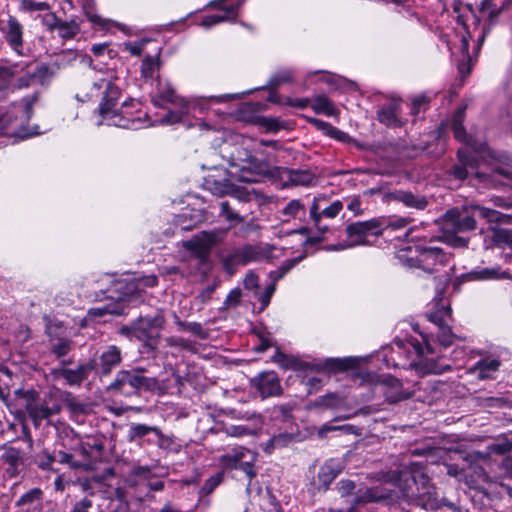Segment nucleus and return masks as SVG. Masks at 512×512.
Returning <instances> with one entry per match:
<instances>
[{
    "mask_svg": "<svg viewBox=\"0 0 512 512\" xmlns=\"http://www.w3.org/2000/svg\"><path fill=\"white\" fill-rule=\"evenodd\" d=\"M256 460V454L244 447L233 448L231 452L221 455L219 463L224 469H240L251 480L256 476L253 464Z\"/></svg>",
    "mask_w": 512,
    "mask_h": 512,
    "instance_id": "15",
    "label": "nucleus"
},
{
    "mask_svg": "<svg viewBox=\"0 0 512 512\" xmlns=\"http://www.w3.org/2000/svg\"><path fill=\"white\" fill-rule=\"evenodd\" d=\"M293 78L291 71H281L273 76L271 79V84L279 85L281 83L289 82Z\"/></svg>",
    "mask_w": 512,
    "mask_h": 512,
    "instance_id": "63",
    "label": "nucleus"
},
{
    "mask_svg": "<svg viewBox=\"0 0 512 512\" xmlns=\"http://www.w3.org/2000/svg\"><path fill=\"white\" fill-rule=\"evenodd\" d=\"M341 461L330 459L320 468L318 478L324 485H329L342 471Z\"/></svg>",
    "mask_w": 512,
    "mask_h": 512,
    "instance_id": "33",
    "label": "nucleus"
},
{
    "mask_svg": "<svg viewBox=\"0 0 512 512\" xmlns=\"http://www.w3.org/2000/svg\"><path fill=\"white\" fill-rule=\"evenodd\" d=\"M244 1L245 0H240L235 4L219 5V7H214L221 13L204 16L201 21V26L209 29L222 22L235 21L239 15L241 6L244 4Z\"/></svg>",
    "mask_w": 512,
    "mask_h": 512,
    "instance_id": "23",
    "label": "nucleus"
},
{
    "mask_svg": "<svg viewBox=\"0 0 512 512\" xmlns=\"http://www.w3.org/2000/svg\"><path fill=\"white\" fill-rule=\"evenodd\" d=\"M282 214L287 217L286 220L305 215V206L298 199L291 200L282 210Z\"/></svg>",
    "mask_w": 512,
    "mask_h": 512,
    "instance_id": "48",
    "label": "nucleus"
},
{
    "mask_svg": "<svg viewBox=\"0 0 512 512\" xmlns=\"http://www.w3.org/2000/svg\"><path fill=\"white\" fill-rule=\"evenodd\" d=\"M158 284V279L155 275L146 276H127L125 278L116 279L113 281L110 292H115V298L121 301H132L134 298L144 291L146 288L154 287Z\"/></svg>",
    "mask_w": 512,
    "mask_h": 512,
    "instance_id": "12",
    "label": "nucleus"
},
{
    "mask_svg": "<svg viewBox=\"0 0 512 512\" xmlns=\"http://www.w3.org/2000/svg\"><path fill=\"white\" fill-rule=\"evenodd\" d=\"M20 8L25 12L46 11L49 10V5L46 2L21 0Z\"/></svg>",
    "mask_w": 512,
    "mask_h": 512,
    "instance_id": "55",
    "label": "nucleus"
},
{
    "mask_svg": "<svg viewBox=\"0 0 512 512\" xmlns=\"http://www.w3.org/2000/svg\"><path fill=\"white\" fill-rule=\"evenodd\" d=\"M3 461L8 465L7 473L10 476H15L18 473V468L22 464L21 451L14 447L5 450Z\"/></svg>",
    "mask_w": 512,
    "mask_h": 512,
    "instance_id": "37",
    "label": "nucleus"
},
{
    "mask_svg": "<svg viewBox=\"0 0 512 512\" xmlns=\"http://www.w3.org/2000/svg\"><path fill=\"white\" fill-rule=\"evenodd\" d=\"M301 258L286 260L277 270L271 271L268 275L270 283L266 286L265 290L258 295L261 302L262 309L266 308L270 302L272 295L276 290V283L284 277L299 261Z\"/></svg>",
    "mask_w": 512,
    "mask_h": 512,
    "instance_id": "22",
    "label": "nucleus"
},
{
    "mask_svg": "<svg viewBox=\"0 0 512 512\" xmlns=\"http://www.w3.org/2000/svg\"><path fill=\"white\" fill-rule=\"evenodd\" d=\"M225 236V231H203L190 240L184 241L182 246L193 257L198 258L202 263L210 254L211 249L216 246Z\"/></svg>",
    "mask_w": 512,
    "mask_h": 512,
    "instance_id": "14",
    "label": "nucleus"
},
{
    "mask_svg": "<svg viewBox=\"0 0 512 512\" xmlns=\"http://www.w3.org/2000/svg\"><path fill=\"white\" fill-rule=\"evenodd\" d=\"M294 438L295 435L293 433L288 432L274 435L267 443L266 451L270 453L273 449L285 447L289 443H291L294 440Z\"/></svg>",
    "mask_w": 512,
    "mask_h": 512,
    "instance_id": "46",
    "label": "nucleus"
},
{
    "mask_svg": "<svg viewBox=\"0 0 512 512\" xmlns=\"http://www.w3.org/2000/svg\"><path fill=\"white\" fill-rule=\"evenodd\" d=\"M240 299H241V291H240V289H233L227 295L226 300H225V305L227 307L236 306L239 303Z\"/></svg>",
    "mask_w": 512,
    "mask_h": 512,
    "instance_id": "64",
    "label": "nucleus"
},
{
    "mask_svg": "<svg viewBox=\"0 0 512 512\" xmlns=\"http://www.w3.org/2000/svg\"><path fill=\"white\" fill-rule=\"evenodd\" d=\"M29 415L33 419L35 425H39L44 419H48L52 415V409L48 406H33L29 409Z\"/></svg>",
    "mask_w": 512,
    "mask_h": 512,
    "instance_id": "50",
    "label": "nucleus"
},
{
    "mask_svg": "<svg viewBox=\"0 0 512 512\" xmlns=\"http://www.w3.org/2000/svg\"><path fill=\"white\" fill-rule=\"evenodd\" d=\"M301 258L286 260L277 270L271 271L268 275L270 283L266 286L265 290L258 295L261 302L262 309L266 308L270 302L272 295L276 290V283L284 277L299 261Z\"/></svg>",
    "mask_w": 512,
    "mask_h": 512,
    "instance_id": "21",
    "label": "nucleus"
},
{
    "mask_svg": "<svg viewBox=\"0 0 512 512\" xmlns=\"http://www.w3.org/2000/svg\"><path fill=\"white\" fill-rule=\"evenodd\" d=\"M41 496H42L41 489L33 488V489L29 490L28 492H26L25 494H23L16 502V505L23 506L26 504L33 503L34 501L40 500Z\"/></svg>",
    "mask_w": 512,
    "mask_h": 512,
    "instance_id": "56",
    "label": "nucleus"
},
{
    "mask_svg": "<svg viewBox=\"0 0 512 512\" xmlns=\"http://www.w3.org/2000/svg\"><path fill=\"white\" fill-rule=\"evenodd\" d=\"M123 81L114 72L97 73L85 87L82 101L101 98L98 107V126L107 125L124 129L138 130L149 126L147 113L140 109L134 99L118 100L122 95Z\"/></svg>",
    "mask_w": 512,
    "mask_h": 512,
    "instance_id": "1",
    "label": "nucleus"
},
{
    "mask_svg": "<svg viewBox=\"0 0 512 512\" xmlns=\"http://www.w3.org/2000/svg\"><path fill=\"white\" fill-rule=\"evenodd\" d=\"M402 495L408 501L413 502L424 509H436L439 507V499L429 477L422 471L415 470L411 480L401 487Z\"/></svg>",
    "mask_w": 512,
    "mask_h": 512,
    "instance_id": "8",
    "label": "nucleus"
},
{
    "mask_svg": "<svg viewBox=\"0 0 512 512\" xmlns=\"http://www.w3.org/2000/svg\"><path fill=\"white\" fill-rule=\"evenodd\" d=\"M149 43L148 39H141L137 41L124 42L122 44L123 51L128 52L132 56H140L144 51L145 46Z\"/></svg>",
    "mask_w": 512,
    "mask_h": 512,
    "instance_id": "51",
    "label": "nucleus"
},
{
    "mask_svg": "<svg viewBox=\"0 0 512 512\" xmlns=\"http://www.w3.org/2000/svg\"><path fill=\"white\" fill-rule=\"evenodd\" d=\"M12 78V70L9 67L0 64V90L5 89Z\"/></svg>",
    "mask_w": 512,
    "mask_h": 512,
    "instance_id": "61",
    "label": "nucleus"
},
{
    "mask_svg": "<svg viewBox=\"0 0 512 512\" xmlns=\"http://www.w3.org/2000/svg\"><path fill=\"white\" fill-rule=\"evenodd\" d=\"M314 76H319V80L326 83L330 87H337L342 81V78L336 74H332L326 71H314L307 74L305 83L308 85Z\"/></svg>",
    "mask_w": 512,
    "mask_h": 512,
    "instance_id": "44",
    "label": "nucleus"
},
{
    "mask_svg": "<svg viewBox=\"0 0 512 512\" xmlns=\"http://www.w3.org/2000/svg\"><path fill=\"white\" fill-rule=\"evenodd\" d=\"M165 319L161 313H156L153 316L139 317L131 325L121 327L120 333L130 338H136L144 343L147 351H153L158 344V332L164 326Z\"/></svg>",
    "mask_w": 512,
    "mask_h": 512,
    "instance_id": "9",
    "label": "nucleus"
},
{
    "mask_svg": "<svg viewBox=\"0 0 512 512\" xmlns=\"http://www.w3.org/2000/svg\"><path fill=\"white\" fill-rule=\"evenodd\" d=\"M270 172L269 164L253 157L248 151L231 154L228 177L220 179L212 175L205 178V187L215 195H233L239 200L248 201L249 192L239 191L237 183H256Z\"/></svg>",
    "mask_w": 512,
    "mask_h": 512,
    "instance_id": "3",
    "label": "nucleus"
},
{
    "mask_svg": "<svg viewBox=\"0 0 512 512\" xmlns=\"http://www.w3.org/2000/svg\"><path fill=\"white\" fill-rule=\"evenodd\" d=\"M223 480V474L217 473L208 478L203 486V490L207 493H211Z\"/></svg>",
    "mask_w": 512,
    "mask_h": 512,
    "instance_id": "59",
    "label": "nucleus"
},
{
    "mask_svg": "<svg viewBox=\"0 0 512 512\" xmlns=\"http://www.w3.org/2000/svg\"><path fill=\"white\" fill-rule=\"evenodd\" d=\"M311 108L317 114H324L326 116H334L337 114V109L333 103L323 95L317 96L313 100Z\"/></svg>",
    "mask_w": 512,
    "mask_h": 512,
    "instance_id": "39",
    "label": "nucleus"
},
{
    "mask_svg": "<svg viewBox=\"0 0 512 512\" xmlns=\"http://www.w3.org/2000/svg\"><path fill=\"white\" fill-rule=\"evenodd\" d=\"M396 259L407 268H419L424 272L433 273L447 265L450 255L438 246L417 245L400 249L396 254Z\"/></svg>",
    "mask_w": 512,
    "mask_h": 512,
    "instance_id": "7",
    "label": "nucleus"
},
{
    "mask_svg": "<svg viewBox=\"0 0 512 512\" xmlns=\"http://www.w3.org/2000/svg\"><path fill=\"white\" fill-rule=\"evenodd\" d=\"M253 382L262 398L279 396L282 392L280 379L274 371L260 373Z\"/></svg>",
    "mask_w": 512,
    "mask_h": 512,
    "instance_id": "24",
    "label": "nucleus"
},
{
    "mask_svg": "<svg viewBox=\"0 0 512 512\" xmlns=\"http://www.w3.org/2000/svg\"><path fill=\"white\" fill-rule=\"evenodd\" d=\"M410 223L409 218L406 217H391L389 218L386 229L399 230L407 227Z\"/></svg>",
    "mask_w": 512,
    "mask_h": 512,
    "instance_id": "58",
    "label": "nucleus"
},
{
    "mask_svg": "<svg viewBox=\"0 0 512 512\" xmlns=\"http://www.w3.org/2000/svg\"><path fill=\"white\" fill-rule=\"evenodd\" d=\"M175 323L179 330L188 331L202 340L209 336V332L203 328L201 323L181 321L177 316H175Z\"/></svg>",
    "mask_w": 512,
    "mask_h": 512,
    "instance_id": "40",
    "label": "nucleus"
},
{
    "mask_svg": "<svg viewBox=\"0 0 512 512\" xmlns=\"http://www.w3.org/2000/svg\"><path fill=\"white\" fill-rule=\"evenodd\" d=\"M92 370L91 364H81L75 369L59 368L53 374L56 378H63L68 385H80Z\"/></svg>",
    "mask_w": 512,
    "mask_h": 512,
    "instance_id": "29",
    "label": "nucleus"
},
{
    "mask_svg": "<svg viewBox=\"0 0 512 512\" xmlns=\"http://www.w3.org/2000/svg\"><path fill=\"white\" fill-rule=\"evenodd\" d=\"M272 361L279 365L283 369H292L299 370L302 368H310L311 370L316 371H339L348 367V362L350 359L341 360V359H326L323 363L319 364H302L297 358L288 356L279 350H276L274 355L272 356Z\"/></svg>",
    "mask_w": 512,
    "mask_h": 512,
    "instance_id": "13",
    "label": "nucleus"
},
{
    "mask_svg": "<svg viewBox=\"0 0 512 512\" xmlns=\"http://www.w3.org/2000/svg\"><path fill=\"white\" fill-rule=\"evenodd\" d=\"M221 215L230 223L238 224L243 221V218L236 213L233 209H231L229 203L227 201H223L220 204Z\"/></svg>",
    "mask_w": 512,
    "mask_h": 512,
    "instance_id": "52",
    "label": "nucleus"
},
{
    "mask_svg": "<svg viewBox=\"0 0 512 512\" xmlns=\"http://www.w3.org/2000/svg\"><path fill=\"white\" fill-rule=\"evenodd\" d=\"M157 444L161 449L167 450L169 452L178 453L181 449L180 443L176 440L174 436L165 435L159 429L156 434Z\"/></svg>",
    "mask_w": 512,
    "mask_h": 512,
    "instance_id": "45",
    "label": "nucleus"
},
{
    "mask_svg": "<svg viewBox=\"0 0 512 512\" xmlns=\"http://www.w3.org/2000/svg\"><path fill=\"white\" fill-rule=\"evenodd\" d=\"M280 176L290 185L308 186L314 181V175L308 170L283 168Z\"/></svg>",
    "mask_w": 512,
    "mask_h": 512,
    "instance_id": "31",
    "label": "nucleus"
},
{
    "mask_svg": "<svg viewBox=\"0 0 512 512\" xmlns=\"http://www.w3.org/2000/svg\"><path fill=\"white\" fill-rule=\"evenodd\" d=\"M55 71L56 70L53 67H50L48 65H39L37 69L34 72H32L35 83H39L40 85L47 84L55 74Z\"/></svg>",
    "mask_w": 512,
    "mask_h": 512,
    "instance_id": "49",
    "label": "nucleus"
},
{
    "mask_svg": "<svg viewBox=\"0 0 512 512\" xmlns=\"http://www.w3.org/2000/svg\"><path fill=\"white\" fill-rule=\"evenodd\" d=\"M427 104H428V98L426 95L416 96L412 100L411 113L414 115L419 113L422 108H425L427 106Z\"/></svg>",
    "mask_w": 512,
    "mask_h": 512,
    "instance_id": "60",
    "label": "nucleus"
},
{
    "mask_svg": "<svg viewBox=\"0 0 512 512\" xmlns=\"http://www.w3.org/2000/svg\"><path fill=\"white\" fill-rule=\"evenodd\" d=\"M313 123L332 138H335L340 141H346L349 138L348 134L337 129L336 127L330 125L327 122H324L319 119H314Z\"/></svg>",
    "mask_w": 512,
    "mask_h": 512,
    "instance_id": "47",
    "label": "nucleus"
},
{
    "mask_svg": "<svg viewBox=\"0 0 512 512\" xmlns=\"http://www.w3.org/2000/svg\"><path fill=\"white\" fill-rule=\"evenodd\" d=\"M272 250H274V247L271 246L247 245L236 250L232 258L235 263L245 265L250 262L271 258Z\"/></svg>",
    "mask_w": 512,
    "mask_h": 512,
    "instance_id": "25",
    "label": "nucleus"
},
{
    "mask_svg": "<svg viewBox=\"0 0 512 512\" xmlns=\"http://www.w3.org/2000/svg\"><path fill=\"white\" fill-rule=\"evenodd\" d=\"M72 348L71 341L60 338L52 345V352L58 357L66 356Z\"/></svg>",
    "mask_w": 512,
    "mask_h": 512,
    "instance_id": "54",
    "label": "nucleus"
},
{
    "mask_svg": "<svg viewBox=\"0 0 512 512\" xmlns=\"http://www.w3.org/2000/svg\"><path fill=\"white\" fill-rule=\"evenodd\" d=\"M473 211L477 213L481 218L487 220L491 223H497V222H507V219L509 218L508 215L502 214L496 210L483 207V206H474L472 207Z\"/></svg>",
    "mask_w": 512,
    "mask_h": 512,
    "instance_id": "42",
    "label": "nucleus"
},
{
    "mask_svg": "<svg viewBox=\"0 0 512 512\" xmlns=\"http://www.w3.org/2000/svg\"><path fill=\"white\" fill-rule=\"evenodd\" d=\"M109 298L115 299L116 302L112 304L102 305L98 307H93L89 310L88 315L92 318L103 317L105 315H120L123 313V307L121 306V300H117L115 296L117 295L115 292L111 293L110 288L108 289Z\"/></svg>",
    "mask_w": 512,
    "mask_h": 512,
    "instance_id": "34",
    "label": "nucleus"
},
{
    "mask_svg": "<svg viewBox=\"0 0 512 512\" xmlns=\"http://www.w3.org/2000/svg\"><path fill=\"white\" fill-rule=\"evenodd\" d=\"M427 318L437 326L438 342L444 349H447L454 343L456 336L452 333L448 325L451 319L450 302L442 296V293H437L436 297L430 303Z\"/></svg>",
    "mask_w": 512,
    "mask_h": 512,
    "instance_id": "10",
    "label": "nucleus"
},
{
    "mask_svg": "<svg viewBox=\"0 0 512 512\" xmlns=\"http://www.w3.org/2000/svg\"><path fill=\"white\" fill-rule=\"evenodd\" d=\"M466 107H460L454 114L452 119V129L457 140L465 142L467 147L458 150L459 164L453 169V175L459 180L469 178L471 185L477 189L496 188L500 185H508L512 181V166L493 167L487 169L482 163L470 157V149L472 148L465 129L463 121L465 117Z\"/></svg>",
    "mask_w": 512,
    "mask_h": 512,
    "instance_id": "2",
    "label": "nucleus"
},
{
    "mask_svg": "<svg viewBox=\"0 0 512 512\" xmlns=\"http://www.w3.org/2000/svg\"><path fill=\"white\" fill-rule=\"evenodd\" d=\"M501 362L499 359L491 356L484 357L469 368V373L475 375L480 380L491 379L499 370Z\"/></svg>",
    "mask_w": 512,
    "mask_h": 512,
    "instance_id": "28",
    "label": "nucleus"
},
{
    "mask_svg": "<svg viewBox=\"0 0 512 512\" xmlns=\"http://www.w3.org/2000/svg\"><path fill=\"white\" fill-rule=\"evenodd\" d=\"M394 198L403 203L405 206L423 210L426 208L428 202L423 196L414 195L407 191H398L394 194Z\"/></svg>",
    "mask_w": 512,
    "mask_h": 512,
    "instance_id": "36",
    "label": "nucleus"
},
{
    "mask_svg": "<svg viewBox=\"0 0 512 512\" xmlns=\"http://www.w3.org/2000/svg\"><path fill=\"white\" fill-rule=\"evenodd\" d=\"M376 228H378L377 222L373 220L352 223L346 228L347 239L344 242L331 245L327 249L329 251H341L366 245L368 235Z\"/></svg>",
    "mask_w": 512,
    "mask_h": 512,
    "instance_id": "16",
    "label": "nucleus"
},
{
    "mask_svg": "<svg viewBox=\"0 0 512 512\" xmlns=\"http://www.w3.org/2000/svg\"><path fill=\"white\" fill-rule=\"evenodd\" d=\"M153 103L156 106H162L164 103L175 106V109L169 111L161 120L162 123L169 125L184 124L191 127L193 124L190 118L197 119L205 109L201 99H187L178 95L171 83L161 78L157 79Z\"/></svg>",
    "mask_w": 512,
    "mask_h": 512,
    "instance_id": "5",
    "label": "nucleus"
},
{
    "mask_svg": "<svg viewBox=\"0 0 512 512\" xmlns=\"http://www.w3.org/2000/svg\"><path fill=\"white\" fill-rule=\"evenodd\" d=\"M250 92L251 91L242 92V93H234V94H222L219 96H211V97H209V100L216 102V103H223V102H227L230 100L239 99Z\"/></svg>",
    "mask_w": 512,
    "mask_h": 512,
    "instance_id": "62",
    "label": "nucleus"
},
{
    "mask_svg": "<svg viewBox=\"0 0 512 512\" xmlns=\"http://www.w3.org/2000/svg\"><path fill=\"white\" fill-rule=\"evenodd\" d=\"M422 341L395 339L390 349L391 355L386 359L387 366H408L423 374H439L450 369V364L442 361L445 355L437 353L425 336H422Z\"/></svg>",
    "mask_w": 512,
    "mask_h": 512,
    "instance_id": "4",
    "label": "nucleus"
},
{
    "mask_svg": "<svg viewBox=\"0 0 512 512\" xmlns=\"http://www.w3.org/2000/svg\"><path fill=\"white\" fill-rule=\"evenodd\" d=\"M343 402H344V400L341 397H339L337 394H334V393L327 394V395L319 398V400H318L319 405L326 407V408H331V409L339 408Z\"/></svg>",
    "mask_w": 512,
    "mask_h": 512,
    "instance_id": "53",
    "label": "nucleus"
},
{
    "mask_svg": "<svg viewBox=\"0 0 512 512\" xmlns=\"http://www.w3.org/2000/svg\"><path fill=\"white\" fill-rule=\"evenodd\" d=\"M0 32L9 47L18 55H24L23 26L13 16L0 20Z\"/></svg>",
    "mask_w": 512,
    "mask_h": 512,
    "instance_id": "18",
    "label": "nucleus"
},
{
    "mask_svg": "<svg viewBox=\"0 0 512 512\" xmlns=\"http://www.w3.org/2000/svg\"><path fill=\"white\" fill-rule=\"evenodd\" d=\"M367 381L375 384L376 389L382 393L390 403L398 402L408 397L402 389L398 379L391 375L367 374Z\"/></svg>",
    "mask_w": 512,
    "mask_h": 512,
    "instance_id": "17",
    "label": "nucleus"
},
{
    "mask_svg": "<svg viewBox=\"0 0 512 512\" xmlns=\"http://www.w3.org/2000/svg\"><path fill=\"white\" fill-rule=\"evenodd\" d=\"M224 432L228 436L236 437V438L252 434V430L250 428H248L247 426H244V425H230V426H226L224 428Z\"/></svg>",
    "mask_w": 512,
    "mask_h": 512,
    "instance_id": "57",
    "label": "nucleus"
},
{
    "mask_svg": "<svg viewBox=\"0 0 512 512\" xmlns=\"http://www.w3.org/2000/svg\"><path fill=\"white\" fill-rule=\"evenodd\" d=\"M121 359V350L115 345L108 346L100 355L99 367L102 374H109L114 367L120 364Z\"/></svg>",
    "mask_w": 512,
    "mask_h": 512,
    "instance_id": "30",
    "label": "nucleus"
},
{
    "mask_svg": "<svg viewBox=\"0 0 512 512\" xmlns=\"http://www.w3.org/2000/svg\"><path fill=\"white\" fill-rule=\"evenodd\" d=\"M160 68V51L154 55L146 56L141 63L140 72L144 79H152Z\"/></svg>",
    "mask_w": 512,
    "mask_h": 512,
    "instance_id": "38",
    "label": "nucleus"
},
{
    "mask_svg": "<svg viewBox=\"0 0 512 512\" xmlns=\"http://www.w3.org/2000/svg\"><path fill=\"white\" fill-rule=\"evenodd\" d=\"M127 386L133 390L143 389L158 393H163L166 390V385L157 378L143 375V369L122 370L118 372L115 381L111 384V388L124 392Z\"/></svg>",
    "mask_w": 512,
    "mask_h": 512,
    "instance_id": "11",
    "label": "nucleus"
},
{
    "mask_svg": "<svg viewBox=\"0 0 512 512\" xmlns=\"http://www.w3.org/2000/svg\"><path fill=\"white\" fill-rule=\"evenodd\" d=\"M444 219L447 229L451 227V231L455 233L472 231L476 228V220L473 216L463 215L455 209L447 211Z\"/></svg>",
    "mask_w": 512,
    "mask_h": 512,
    "instance_id": "27",
    "label": "nucleus"
},
{
    "mask_svg": "<svg viewBox=\"0 0 512 512\" xmlns=\"http://www.w3.org/2000/svg\"><path fill=\"white\" fill-rule=\"evenodd\" d=\"M402 100L392 98L383 104L377 112V118L380 123L392 127H402L406 123V119L401 116Z\"/></svg>",
    "mask_w": 512,
    "mask_h": 512,
    "instance_id": "20",
    "label": "nucleus"
},
{
    "mask_svg": "<svg viewBox=\"0 0 512 512\" xmlns=\"http://www.w3.org/2000/svg\"><path fill=\"white\" fill-rule=\"evenodd\" d=\"M158 431H159V428L156 426L132 423L129 427L128 439H129V441H134L136 439H139V438H142V437L148 435L149 433H154V435L156 436Z\"/></svg>",
    "mask_w": 512,
    "mask_h": 512,
    "instance_id": "43",
    "label": "nucleus"
},
{
    "mask_svg": "<svg viewBox=\"0 0 512 512\" xmlns=\"http://www.w3.org/2000/svg\"><path fill=\"white\" fill-rule=\"evenodd\" d=\"M37 100L38 94L34 93L20 103L12 104L5 112L0 109V135L20 140L39 135L41 132L37 125L27 126L32 116V106Z\"/></svg>",
    "mask_w": 512,
    "mask_h": 512,
    "instance_id": "6",
    "label": "nucleus"
},
{
    "mask_svg": "<svg viewBox=\"0 0 512 512\" xmlns=\"http://www.w3.org/2000/svg\"><path fill=\"white\" fill-rule=\"evenodd\" d=\"M320 198H314L310 207V217L314 226L322 233L327 230V226L322 224V219H334L339 215L343 209V203L340 200H335L329 206L320 209Z\"/></svg>",
    "mask_w": 512,
    "mask_h": 512,
    "instance_id": "19",
    "label": "nucleus"
},
{
    "mask_svg": "<svg viewBox=\"0 0 512 512\" xmlns=\"http://www.w3.org/2000/svg\"><path fill=\"white\" fill-rule=\"evenodd\" d=\"M165 344L167 347L174 349L176 352H181L183 350L190 352L196 351L194 342L179 336H169L165 338Z\"/></svg>",
    "mask_w": 512,
    "mask_h": 512,
    "instance_id": "41",
    "label": "nucleus"
},
{
    "mask_svg": "<svg viewBox=\"0 0 512 512\" xmlns=\"http://www.w3.org/2000/svg\"><path fill=\"white\" fill-rule=\"evenodd\" d=\"M51 18L53 21L48 23L49 30L57 32L58 36L62 39H71L78 34L79 26L75 22L60 21L54 16Z\"/></svg>",
    "mask_w": 512,
    "mask_h": 512,
    "instance_id": "32",
    "label": "nucleus"
},
{
    "mask_svg": "<svg viewBox=\"0 0 512 512\" xmlns=\"http://www.w3.org/2000/svg\"><path fill=\"white\" fill-rule=\"evenodd\" d=\"M470 280H491L509 278V274L501 271L500 267L482 268L471 271L468 274Z\"/></svg>",
    "mask_w": 512,
    "mask_h": 512,
    "instance_id": "35",
    "label": "nucleus"
},
{
    "mask_svg": "<svg viewBox=\"0 0 512 512\" xmlns=\"http://www.w3.org/2000/svg\"><path fill=\"white\" fill-rule=\"evenodd\" d=\"M83 11L88 20L99 29L110 30L112 27H116L119 30L128 33V28L121 23L113 21L111 19L103 18L95 12L93 0H80Z\"/></svg>",
    "mask_w": 512,
    "mask_h": 512,
    "instance_id": "26",
    "label": "nucleus"
}]
</instances>
